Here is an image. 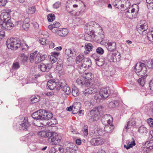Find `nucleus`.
<instances>
[{"label":"nucleus","instance_id":"603ef678","mask_svg":"<svg viewBox=\"0 0 153 153\" xmlns=\"http://www.w3.org/2000/svg\"><path fill=\"white\" fill-rule=\"evenodd\" d=\"M22 62L23 63L26 62L27 60L28 56L23 53L20 55Z\"/></svg>","mask_w":153,"mask_h":153},{"label":"nucleus","instance_id":"e433bc0d","mask_svg":"<svg viewBox=\"0 0 153 153\" xmlns=\"http://www.w3.org/2000/svg\"><path fill=\"white\" fill-rule=\"evenodd\" d=\"M138 131L141 134H145L147 132V129L144 126H142L139 128Z\"/></svg>","mask_w":153,"mask_h":153},{"label":"nucleus","instance_id":"ea45409f","mask_svg":"<svg viewBox=\"0 0 153 153\" xmlns=\"http://www.w3.org/2000/svg\"><path fill=\"white\" fill-rule=\"evenodd\" d=\"M145 146L147 149L150 150L153 149V142H152L147 141L145 143Z\"/></svg>","mask_w":153,"mask_h":153},{"label":"nucleus","instance_id":"20e7f679","mask_svg":"<svg viewBox=\"0 0 153 153\" xmlns=\"http://www.w3.org/2000/svg\"><path fill=\"white\" fill-rule=\"evenodd\" d=\"M136 73L139 76H144L147 72V68L146 65L143 63H137L134 68Z\"/></svg>","mask_w":153,"mask_h":153},{"label":"nucleus","instance_id":"2eb2a0df","mask_svg":"<svg viewBox=\"0 0 153 153\" xmlns=\"http://www.w3.org/2000/svg\"><path fill=\"white\" fill-rule=\"evenodd\" d=\"M83 77L85 79V80L86 82H93L92 84L89 85V86L93 85L94 84V82L92 79L93 77V75H92L91 73H85L83 74Z\"/></svg>","mask_w":153,"mask_h":153},{"label":"nucleus","instance_id":"8fccbe9b","mask_svg":"<svg viewBox=\"0 0 153 153\" xmlns=\"http://www.w3.org/2000/svg\"><path fill=\"white\" fill-rule=\"evenodd\" d=\"M104 131L100 128H98L95 132L96 135L102 136L104 135Z\"/></svg>","mask_w":153,"mask_h":153},{"label":"nucleus","instance_id":"79ce46f5","mask_svg":"<svg viewBox=\"0 0 153 153\" xmlns=\"http://www.w3.org/2000/svg\"><path fill=\"white\" fill-rule=\"evenodd\" d=\"M96 62L97 65L99 66L103 65L105 63V60L104 58H100Z\"/></svg>","mask_w":153,"mask_h":153},{"label":"nucleus","instance_id":"de8ad7c7","mask_svg":"<svg viewBox=\"0 0 153 153\" xmlns=\"http://www.w3.org/2000/svg\"><path fill=\"white\" fill-rule=\"evenodd\" d=\"M35 11V6H32L28 7L27 12L29 14H32L34 13Z\"/></svg>","mask_w":153,"mask_h":153},{"label":"nucleus","instance_id":"b1692460","mask_svg":"<svg viewBox=\"0 0 153 153\" xmlns=\"http://www.w3.org/2000/svg\"><path fill=\"white\" fill-rule=\"evenodd\" d=\"M64 82L65 84H63V82L61 84V88H62L63 91L66 94L69 95L71 92V89L67 85L65 80Z\"/></svg>","mask_w":153,"mask_h":153},{"label":"nucleus","instance_id":"7c9ffc66","mask_svg":"<svg viewBox=\"0 0 153 153\" xmlns=\"http://www.w3.org/2000/svg\"><path fill=\"white\" fill-rule=\"evenodd\" d=\"M38 33L40 38H47L49 36L48 33L45 31H42L40 30H39Z\"/></svg>","mask_w":153,"mask_h":153},{"label":"nucleus","instance_id":"aec40b11","mask_svg":"<svg viewBox=\"0 0 153 153\" xmlns=\"http://www.w3.org/2000/svg\"><path fill=\"white\" fill-rule=\"evenodd\" d=\"M105 46L109 51H113L116 49V44L114 42H108L106 43Z\"/></svg>","mask_w":153,"mask_h":153},{"label":"nucleus","instance_id":"a18cd8bd","mask_svg":"<svg viewBox=\"0 0 153 153\" xmlns=\"http://www.w3.org/2000/svg\"><path fill=\"white\" fill-rule=\"evenodd\" d=\"M147 33V36L149 41L153 42V30H150Z\"/></svg>","mask_w":153,"mask_h":153},{"label":"nucleus","instance_id":"9d476101","mask_svg":"<svg viewBox=\"0 0 153 153\" xmlns=\"http://www.w3.org/2000/svg\"><path fill=\"white\" fill-rule=\"evenodd\" d=\"M88 31V33H89V32L90 33L86 35L85 36L86 37H85L86 40L89 41L92 40L98 41L99 39H97L98 36L94 34L93 31Z\"/></svg>","mask_w":153,"mask_h":153},{"label":"nucleus","instance_id":"f03ea898","mask_svg":"<svg viewBox=\"0 0 153 153\" xmlns=\"http://www.w3.org/2000/svg\"><path fill=\"white\" fill-rule=\"evenodd\" d=\"M21 42L16 38H10L6 41L7 48L12 50H16L20 47Z\"/></svg>","mask_w":153,"mask_h":153},{"label":"nucleus","instance_id":"f704fd0d","mask_svg":"<svg viewBox=\"0 0 153 153\" xmlns=\"http://www.w3.org/2000/svg\"><path fill=\"white\" fill-rule=\"evenodd\" d=\"M72 94L74 97H76L79 95V90L77 88L74 86H72Z\"/></svg>","mask_w":153,"mask_h":153},{"label":"nucleus","instance_id":"774afa93","mask_svg":"<svg viewBox=\"0 0 153 153\" xmlns=\"http://www.w3.org/2000/svg\"><path fill=\"white\" fill-rule=\"evenodd\" d=\"M60 3L59 1H57L53 4V7L54 8L57 9L60 7Z\"/></svg>","mask_w":153,"mask_h":153},{"label":"nucleus","instance_id":"e2e57ef3","mask_svg":"<svg viewBox=\"0 0 153 153\" xmlns=\"http://www.w3.org/2000/svg\"><path fill=\"white\" fill-rule=\"evenodd\" d=\"M94 98L96 100H101L103 99L102 97H101L100 92L99 94H97L95 95L94 96Z\"/></svg>","mask_w":153,"mask_h":153},{"label":"nucleus","instance_id":"0eeeda50","mask_svg":"<svg viewBox=\"0 0 153 153\" xmlns=\"http://www.w3.org/2000/svg\"><path fill=\"white\" fill-rule=\"evenodd\" d=\"M81 107V103L79 102H75L74 103L72 106L68 107L66 110L68 111H72L73 114H76L78 113Z\"/></svg>","mask_w":153,"mask_h":153},{"label":"nucleus","instance_id":"6e6d98bb","mask_svg":"<svg viewBox=\"0 0 153 153\" xmlns=\"http://www.w3.org/2000/svg\"><path fill=\"white\" fill-rule=\"evenodd\" d=\"M83 134L85 136H87L88 135V126L87 125H85L83 129Z\"/></svg>","mask_w":153,"mask_h":153},{"label":"nucleus","instance_id":"4c0bfd02","mask_svg":"<svg viewBox=\"0 0 153 153\" xmlns=\"http://www.w3.org/2000/svg\"><path fill=\"white\" fill-rule=\"evenodd\" d=\"M65 53L68 57H71L73 56L74 52L71 49H67L65 50Z\"/></svg>","mask_w":153,"mask_h":153},{"label":"nucleus","instance_id":"338daca9","mask_svg":"<svg viewBox=\"0 0 153 153\" xmlns=\"http://www.w3.org/2000/svg\"><path fill=\"white\" fill-rule=\"evenodd\" d=\"M91 57L94 59L96 62L100 58L98 56L96 53L93 54L91 56Z\"/></svg>","mask_w":153,"mask_h":153},{"label":"nucleus","instance_id":"13d9d810","mask_svg":"<svg viewBox=\"0 0 153 153\" xmlns=\"http://www.w3.org/2000/svg\"><path fill=\"white\" fill-rule=\"evenodd\" d=\"M46 38H40L39 39V42L42 45H45L46 44Z\"/></svg>","mask_w":153,"mask_h":153},{"label":"nucleus","instance_id":"6e6552de","mask_svg":"<svg viewBox=\"0 0 153 153\" xmlns=\"http://www.w3.org/2000/svg\"><path fill=\"white\" fill-rule=\"evenodd\" d=\"M0 27L3 30H11L14 27V24L11 20L7 22H1Z\"/></svg>","mask_w":153,"mask_h":153},{"label":"nucleus","instance_id":"6ab92c4d","mask_svg":"<svg viewBox=\"0 0 153 153\" xmlns=\"http://www.w3.org/2000/svg\"><path fill=\"white\" fill-rule=\"evenodd\" d=\"M135 9L132 8L130 11L129 10H128L126 13L125 15L127 18L133 19L135 18L137 16V14L135 13Z\"/></svg>","mask_w":153,"mask_h":153},{"label":"nucleus","instance_id":"bf43d9fd","mask_svg":"<svg viewBox=\"0 0 153 153\" xmlns=\"http://www.w3.org/2000/svg\"><path fill=\"white\" fill-rule=\"evenodd\" d=\"M57 60V57L55 56H51L50 57V60L52 64H53L56 62Z\"/></svg>","mask_w":153,"mask_h":153},{"label":"nucleus","instance_id":"58836bf2","mask_svg":"<svg viewBox=\"0 0 153 153\" xmlns=\"http://www.w3.org/2000/svg\"><path fill=\"white\" fill-rule=\"evenodd\" d=\"M55 147L56 151V153H63L64 149L62 146L57 145Z\"/></svg>","mask_w":153,"mask_h":153},{"label":"nucleus","instance_id":"39448f33","mask_svg":"<svg viewBox=\"0 0 153 153\" xmlns=\"http://www.w3.org/2000/svg\"><path fill=\"white\" fill-rule=\"evenodd\" d=\"M85 60V62L86 63L82 62L79 64L78 68V70L80 73L84 72L87 69L91 66V62L89 58L86 59Z\"/></svg>","mask_w":153,"mask_h":153},{"label":"nucleus","instance_id":"f257e3e1","mask_svg":"<svg viewBox=\"0 0 153 153\" xmlns=\"http://www.w3.org/2000/svg\"><path fill=\"white\" fill-rule=\"evenodd\" d=\"M102 111V107L99 106L93 109L88 114L90 117L89 119V121L91 122L98 120L100 118V114Z\"/></svg>","mask_w":153,"mask_h":153},{"label":"nucleus","instance_id":"4be33fe9","mask_svg":"<svg viewBox=\"0 0 153 153\" xmlns=\"http://www.w3.org/2000/svg\"><path fill=\"white\" fill-rule=\"evenodd\" d=\"M46 55L38 52L34 62L36 63H38L44 60L46 57Z\"/></svg>","mask_w":153,"mask_h":153},{"label":"nucleus","instance_id":"a878e982","mask_svg":"<svg viewBox=\"0 0 153 153\" xmlns=\"http://www.w3.org/2000/svg\"><path fill=\"white\" fill-rule=\"evenodd\" d=\"M42 109H40L37 111L35 112L32 114V117L36 120H42L41 111Z\"/></svg>","mask_w":153,"mask_h":153},{"label":"nucleus","instance_id":"cd10ccee","mask_svg":"<svg viewBox=\"0 0 153 153\" xmlns=\"http://www.w3.org/2000/svg\"><path fill=\"white\" fill-rule=\"evenodd\" d=\"M114 126L113 124L105 125L104 127V131L107 133H110L113 130Z\"/></svg>","mask_w":153,"mask_h":153},{"label":"nucleus","instance_id":"c85d7f7f","mask_svg":"<svg viewBox=\"0 0 153 153\" xmlns=\"http://www.w3.org/2000/svg\"><path fill=\"white\" fill-rule=\"evenodd\" d=\"M93 46L90 43H86L85 46V51L84 53L85 54H88L92 50Z\"/></svg>","mask_w":153,"mask_h":153},{"label":"nucleus","instance_id":"bb28decb","mask_svg":"<svg viewBox=\"0 0 153 153\" xmlns=\"http://www.w3.org/2000/svg\"><path fill=\"white\" fill-rule=\"evenodd\" d=\"M105 119L106 121H107L108 125L113 124L112 122L113 118L112 116L109 114H106L104 115L102 117V119Z\"/></svg>","mask_w":153,"mask_h":153},{"label":"nucleus","instance_id":"864d4df0","mask_svg":"<svg viewBox=\"0 0 153 153\" xmlns=\"http://www.w3.org/2000/svg\"><path fill=\"white\" fill-rule=\"evenodd\" d=\"M20 67L19 63L18 62H14L12 65V68L13 70H17Z\"/></svg>","mask_w":153,"mask_h":153},{"label":"nucleus","instance_id":"c9c22d12","mask_svg":"<svg viewBox=\"0 0 153 153\" xmlns=\"http://www.w3.org/2000/svg\"><path fill=\"white\" fill-rule=\"evenodd\" d=\"M60 23L57 22H56L55 23L48 26V28L51 30H52L54 28H58L60 27Z\"/></svg>","mask_w":153,"mask_h":153},{"label":"nucleus","instance_id":"423d86ee","mask_svg":"<svg viewBox=\"0 0 153 153\" xmlns=\"http://www.w3.org/2000/svg\"><path fill=\"white\" fill-rule=\"evenodd\" d=\"M148 28L147 24L145 20L140 21V24L138 26L137 28V30L140 34L143 35L146 34L147 32L146 30Z\"/></svg>","mask_w":153,"mask_h":153},{"label":"nucleus","instance_id":"052dcab7","mask_svg":"<svg viewBox=\"0 0 153 153\" xmlns=\"http://www.w3.org/2000/svg\"><path fill=\"white\" fill-rule=\"evenodd\" d=\"M55 132H46V134L45 136V138L49 137H50L51 138L53 136V134L55 133Z\"/></svg>","mask_w":153,"mask_h":153},{"label":"nucleus","instance_id":"393cba45","mask_svg":"<svg viewBox=\"0 0 153 153\" xmlns=\"http://www.w3.org/2000/svg\"><path fill=\"white\" fill-rule=\"evenodd\" d=\"M56 33L61 36H65L68 33V31L66 28L59 29L56 30Z\"/></svg>","mask_w":153,"mask_h":153},{"label":"nucleus","instance_id":"a19ab883","mask_svg":"<svg viewBox=\"0 0 153 153\" xmlns=\"http://www.w3.org/2000/svg\"><path fill=\"white\" fill-rule=\"evenodd\" d=\"M21 51L22 52H25L27 51L29 49L28 45L25 43L21 44L20 46Z\"/></svg>","mask_w":153,"mask_h":153},{"label":"nucleus","instance_id":"7ed1b4c3","mask_svg":"<svg viewBox=\"0 0 153 153\" xmlns=\"http://www.w3.org/2000/svg\"><path fill=\"white\" fill-rule=\"evenodd\" d=\"M62 82L63 84H65L64 80H60L59 81L58 80H50L47 82V88L53 90L56 88L57 90H59L61 88V84Z\"/></svg>","mask_w":153,"mask_h":153},{"label":"nucleus","instance_id":"473e14b6","mask_svg":"<svg viewBox=\"0 0 153 153\" xmlns=\"http://www.w3.org/2000/svg\"><path fill=\"white\" fill-rule=\"evenodd\" d=\"M132 141L131 142H129L127 145H124V147L126 148V149H128L131 148H132L134 146H135L136 145V143L135 142L133 138H132Z\"/></svg>","mask_w":153,"mask_h":153},{"label":"nucleus","instance_id":"412c9836","mask_svg":"<svg viewBox=\"0 0 153 153\" xmlns=\"http://www.w3.org/2000/svg\"><path fill=\"white\" fill-rule=\"evenodd\" d=\"M97 91V88L92 87L87 89L83 93L82 96L85 97L88 96L89 94H92L96 93Z\"/></svg>","mask_w":153,"mask_h":153},{"label":"nucleus","instance_id":"c03bdc74","mask_svg":"<svg viewBox=\"0 0 153 153\" xmlns=\"http://www.w3.org/2000/svg\"><path fill=\"white\" fill-rule=\"evenodd\" d=\"M48 21L49 22H51L54 21L55 19V15L53 14H49L47 16Z\"/></svg>","mask_w":153,"mask_h":153},{"label":"nucleus","instance_id":"f3484780","mask_svg":"<svg viewBox=\"0 0 153 153\" xmlns=\"http://www.w3.org/2000/svg\"><path fill=\"white\" fill-rule=\"evenodd\" d=\"M29 126L30 124L28 123L27 119L26 118H24L23 121L20 124L19 128L20 130L26 131Z\"/></svg>","mask_w":153,"mask_h":153},{"label":"nucleus","instance_id":"49530a36","mask_svg":"<svg viewBox=\"0 0 153 153\" xmlns=\"http://www.w3.org/2000/svg\"><path fill=\"white\" fill-rule=\"evenodd\" d=\"M40 99L39 96H32L30 98V100L32 103H35L38 102Z\"/></svg>","mask_w":153,"mask_h":153},{"label":"nucleus","instance_id":"9b49d317","mask_svg":"<svg viewBox=\"0 0 153 153\" xmlns=\"http://www.w3.org/2000/svg\"><path fill=\"white\" fill-rule=\"evenodd\" d=\"M85 27V29L87 30V31H92L93 28L99 27L100 25L95 22L92 21L86 24Z\"/></svg>","mask_w":153,"mask_h":153},{"label":"nucleus","instance_id":"09e8293b","mask_svg":"<svg viewBox=\"0 0 153 153\" xmlns=\"http://www.w3.org/2000/svg\"><path fill=\"white\" fill-rule=\"evenodd\" d=\"M57 123V120L54 118H53L50 119L49 121V123L48 125L49 126H51L52 125H54Z\"/></svg>","mask_w":153,"mask_h":153},{"label":"nucleus","instance_id":"37998d69","mask_svg":"<svg viewBox=\"0 0 153 153\" xmlns=\"http://www.w3.org/2000/svg\"><path fill=\"white\" fill-rule=\"evenodd\" d=\"M57 136V134L55 132V133L53 134V136L51 138V143L53 145L56 144V142L58 140H56V137Z\"/></svg>","mask_w":153,"mask_h":153},{"label":"nucleus","instance_id":"680f3d73","mask_svg":"<svg viewBox=\"0 0 153 153\" xmlns=\"http://www.w3.org/2000/svg\"><path fill=\"white\" fill-rule=\"evenodd\" d=\"M68 13H69L70 14L72 15H75L76 16H79L81 14V12L80 11H79L78 12H76V13L74 12V11L73 10L68 12Z\"/></svg>","mask_w":153,"mask_h":153},{"label":"nucleus","instance_id":"4d7b16f0","mask_svg":"<svg viewBox=\"0 0 153 153\" xmlns=\"http://www.w3.org/2000/svg\"><path fill=\"white\" fill-rule=\"evenodd\" d=\"M96 51L97 53L100 55H102L104 53V50L101 47H98L96 50Z\"/></svg>","mask_w":153,"mask_h":153},{"label":"nucleus","instance_id":"a211bd4d","mask_svg":"<svg viewBox=\"0 0 153 153\" xmlns=\"http://www.w3.org/2000/svg\"><path fill=\"white\" fill-rule=\"evenodd\" d=\"M116 55L117 54L116 53L109 52L108 53L106 58L108 61L110 62H115L117 61L116 58Z\"/></svg>","mask_w":153,"mask_h":153},{"label":"nucleus","instance_id":"5701e85b","mask_svg":"<svg viewBox=\"0 0 153 153\" xmlns=\"http://www.w3.org/2000/svg\"><path fill=\"white\" fill-rule=\"evenodd\" d=\"M51 68V65L50 64H44L41 63L39 66V68L43 72L48 71Z\"/></svg>","mask_w":153,"mask_h":153},{"label":"nucleus","instance_id":"4468645a","mask_svg":"<svg viewBox=\"0 0 153 153\" xmlns=\"http://www.w3.org/2000/svg\"><path fill=\"white\" fill-rule=\"evenodd\" d=\"M101 97L105 99L108 97L110 94V91L109 88H103L101 89L100 91Z\"/></svg>","mask_w":153,"mask_h":153},{"label":"nucleus","instance_id":"dca6fc26","mask_svg":"<svg viewBox=\"0 0 153 153\" xmlns=\"http://www.w3.org/2000/svg\"><path fill=\"white\" fill-rule=\"evenodd\" d=\"M11 11L8 12H4L2 13L0 15L1 22H7L10 20V16L9 13Z\"/></svg>","mask_w":153,"mask_h":153},{"label":"nucleus","instance_id":"5fc2aeb1","mask_svg":"<svg viewBox=\"0 0 153 153\" xmlns=\"http://www.w3.org/2000/svg\"><path fill=\"white\" fill-rule=\"evenodd\" d=\"M138 82L140 85L143 86L145 82V79L144 77H142L138 79Z\"/></svg>","mask_w":153,"mask_h":153},{"label":"nucleus","instance_id":"c756f323","mask_svg":"<svg viewBox=\"0 0 153 153\" xmlns=\"http://www.w3.org/2000/svg\"><path fill=\"white\" fill-rule=\"evenodd\" d=\"M88 58H85L84 56L82 54H80L76 58V61L77 64H79L81 62L82 63H85V59Z\"/></svg>","mask_w":153,"mask_h":153},{"label":"nucleus","instance_id":"2f4dec72","mask_svg":"<svg viewBox=\"0 0 153 153\" xmlns=\"http://www.w3.org/2000/svg\"><path fill=\"white\" fill-rule=\"evenodd\" d=\"M29 22V19L28 18H26L24 20L22 25V28L24 30H26L29 28L30 26Z\"/></svg>","mask_w":153,"mask_h":153},{"label":"nucleus","instance_id":"69168bd1","mask_svg":"<svg viewBox=\"0 0 153 153\" xmlns=\"http://www.w3.org/2000/svg\"><path fill=\"white\" fill-rule=\"evenodd\" d=\"M148 139L149 140L153 141V131H151L149 134Z\"/></svg>","mask_w":153,"mask_h":153},{"label":"nucleus","instance_id":"3c124183","mask_svg":"<svg viewBox=\"0 0 153 153\" xmlns=\"http://www.w3.org/2000/svg\"><path fill=\"white\" fill-rule=\"evenodd\" d=\"M122 2L121 0H115L113 2V5L116 7L119 8Z\"/></svg>","mask_w":153,"mask_h":153},{"label":"nucleus","instance_id":"f8f14e48","mask_svg":"<svg viewBox=\"0 0 153 153\" xmlns=\"http://www.w3.org/2000/svg\"><path fill=\"white\" fill-rule=\"evenodd\" d=\"M42 120H49L50 119L53 117L52 114L49 112L47 111H46L42 109L41 111Z\"/></svg>","mask_w":153,"mask_h":153},{"label":"nucleus","instance_id":"72a5a7b5","mask_svg":"<svg viewBox=\"0 0 153 153\" xmlns=\"http://www.w3.org/2000/svg\"><path fill=\"white\" fill-rule=\"evenodd\" d=\"M38 53V51H36L34 53H31L30 54V60L31 63L34 62Z\"/></svg>","mask_w":153,"mask_h":153},{"label":"nucleus","instance_id":"ddd939ff","mask_svg":"<svg viewBox=\"0 0 153 153\" xmlns=\"http://www.w3.org/2000/svg\"><path fill=\"white\" fill-rule=\"evenodd\" d=\"M85 79L83 77L79 78L76 80V83L78 85L82 86L85 85V86H89V85L92 84V82H87L85 81Z\"/></svg>","mask_w":153,"mask_h":153},{"label":"nucleus","instance_id":"1a4fd4ad","mask_svg":"<svg viewBox=\"0 0 153 153\" xmlns=\"http://www.w3.org/2000/svg\"><path fill=\"white\" fill-rule=\"evenodd\" d=\"M105 142V140L103 138L99 137L91 139L90 141V143L93 146H99L104 144Z\"/></svg>","mask_w":153,"mask_h":153},{"label":"nucleus","instance_id":"0e129e2a","mask_svg":"<svg viewBox=\"0 0 153 153\" xmlns=\"http://www.w3.org/2000/svg\"><path fill=\"white\" fill-rule=\"evenodd\" d=\"M97 39H99L98 40V42H101L102 39L104 38V36L103 34H100L98 35V36Z\"/></svg>","mask_w":153,"mask_h":153}]
</instances>
